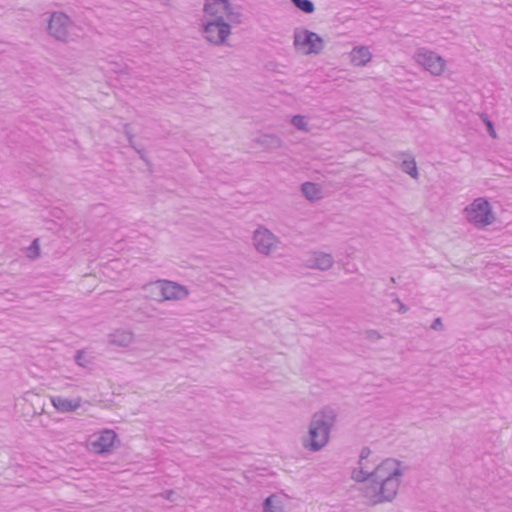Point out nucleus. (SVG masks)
<instances>
[{
  "instance_id": "nucleus-1",
  "label": "nucleus",
  "mask_w": 512,
  "mask_h": 512,
  "mask_svg": "<svg viewBox=\"0 0 512 512\" xmlns=\"http://www.w3.org/2000/svg\"><path fill=\"white\" fill-rule=\"evenodd\" d=\"M243 23V13L232 0H204L199 32L213 47L230 46L233 28Z\"/></svg>"
},
{
  "instance_id": "nucleus-2",
  "label": "nucleus",
  "mask_w": 512,
  "mask_h": 512,
  "mask_svg": "<svg viewBox=\"0 0 512 512\" xmlns=\"http://www.w3.org/2000/svg\"><path fill=\"white\" fill-rule=\"evenodd\" d=\"M402 476L403 467L399 461L384 459L376 465L373 477L361 488V495L372 506L390 503L397 496Z\"/></svg>"
},
{
  "instance_id": "nucleus-3",
  "label": "nucleus",
  "mask_w": 512,
  "mask_h": 512,
  "mask_svg": "<svg viewBox=\"0 0 512 512\" xmlns=\"http://www.w3.org/2000/svg\"><path fill=\"white\" fill-rule=\"evenodd\" d=\"M337 420L333 408L324 407L316 411L307 426V431L300 438L304 450L316 453L323 450L330 441L331 432Z\"/></svg>"
},
{
  "instance_id": "nucleus-4",
  "label": "nucleus",
  "mask_w": 512,
  "mask_h": 512,
  "mask_svg": "<svg viewBox=\"0 0 512 512\" xmlns=\"http://www.w3.org/2000/svg\"><path fill=\"white\" fill-rule=\"evenodd\" d=\"M45 32L54 41L61 44L78 42L83 38V29L64 11L47 13Z\"/></svg>"
},
{
  "instance_id": "nucleus-5",
  "label": "nucleus",
  "mask_w": 512,
  "mask_h": 512,
  "mask_svg": "<svg viewBox=\"0 0 512 512\" xmlns=\"http://www.w3.org/2000/svg\"><path fill=\"white\" fill-rule=\"evenodd\" d=\"M464 222L477 231H485L498 223L493 203L485 196L469 201L461 211Z\"/></svg>"
},
{
  "instance_id": "nucleus-6",
  "label": "nucleus",
  "mask_w": 512,
  "mask_h": 512,
  "mask_svg": "<svg viewBox=\"0 0 512 512\" xmlns=\"http://www.w3.org/2000/svg\"><path fill=\"white\" fill-rule=\"evenodd\" d=\"M82 446L90 455L107 457L121 447V439L114 429L100 428L88 434Z\"/></svg>"
},
{
  "instance_id": "nucleus-7",
  "label": "nucleus",
  "mask_w": 512,
  "mask_h": 512,
  "mask_svg": "<svg viewBox=\"0 0 512 512\" xmlns=\"http://www.w3.org/2000/svg\"><path fill=\"white\" fill-rule=\"evenodd\" d=\"M412 59L419 69L433 78H443L449 72L448 60L429 47L416 48Z\"/></svg>"
},
{
  "instance_id": "nucleus-8",
  "label": "nucleus",
  "mask_w": 512,
  "mask_h": 512,
  "mask_svg": "<svg viewBox=\"0 0 512 512\" xmlns=\"http://www.w3.org/2000/svg\"><path fill=\"white\" fill-rule=\"evenodd\" d=\"M325 40L307 28H296L293 32V48L303 56L320 55L325 50Z\"/></svg>"
},
{
  "instance_id": "nucleus-9",
  "label": "nucleus",
  "mask_w": 512,
  "mask_h": 512,
  "mask_svg": "<svg viewBox=\"0 0 512 512\" xmlns=\"http://www.w3.org/2000/svg\"><path fill=\"white\" fill-rule=\"evenodd\" d=\"M254 251L265 258L272 257L281 248V239L268 227L259 224L251 233Z\"/></svg>"
},
{
  "instance_id": "nucleus-10",
  "label": "nucleus",
  "mask_w": 512,
  "mask_h": 512,
  "mask_svg": "<svg viewBox=\"0 0 512 512\" xmlns=\"http://www.w3.org/2000/svg\"><path fill=\"white\" fill-rule=\"evenodd\" d=\"M14 411L20 418L29 420L45 413V403L37 392L28 390L14 400Z\"/></svg>"
},
{
  "instance_id": "nucleus-11",
  "label": "nucleus",
  "mask_w": 512,
  "mask_h": 512,
  "mask_svg": "<svg viewBox=\"0 0 512 512\" xmlns=\"http://www.w3.org/2000/svg\"><path fill=\"white\" fill-rule=\"evenodd\" d=\"M372 451L362 447L355 466L351 469L350 478L357 483H365L374 475L375 463L371 460Z\"/></svg>"
},
{
  "instance_id": "nucleus-12",
  "label": "nucleus",
  "mask_w": 512,
  "mask_h": 512,
  "mask_svg": "<svg viewBox=\"0 0 512 512\" xmlns=\"http://www.w3.org/2000/svg\"><path fill=\"white\" fill-rule=\"evenodd\" d=\"M292 497L278 490L267 495L261 502V512H291Z\"/></svg>"
},
{
  "instance_id": "nucleus-13",
  "label": "nucleus",
  "mask_w": 512,
  "mask_h": 512,
  "mask_svg": "<svg viewBox=\"0 0 512 512\" xmlns=\"http://www.w3.org/2000/svg\"><path fill=\"white\" fill-rule=\"evenodd\" d=\"M347 59L352 68L361 69L372 64L374 55L368 45L357 44L347 53Z\"/></svg>"
},
{
  "instance_id": "nucleus-14",
  "label": "nucleus",
  "mask_w": 512,
  "mask_h": 512,
  "mask_svg": "<svg viewBox=\"0 0 512 512\" xmlns=\"http://www.w3.org/2000/svg\"><path fill=\"white\" fill-rule=\"evenodd\" d=\"M137 336L130 328L118 327L111 330L107 336L106 341L109 346L121 349H127L136 343Z\"/></svg>"
},
{
  "instance_id": "nucleus-15",
  "label": "nucleus",
  "mask_w": 512,
  "mask_h": 512,
  "mask_svg": "<svg viewBox=\"0 0 512 512\" xmlns=\"http://www.w3.org/2000/svg\"><path fill=\"white\" fill-rule=\"evenodd\" d=\"M50 402L54 409L61 414L76 413L83 406V398L81 396L67 397L64 395L50 396Z\"/></svg>"
},
{
  "instance_id": "nucleus-16",
  "label": "nucleus",
  "mask_w": 512,
  "mask_h": 512,
  "mask_svg": "<svg viewBox=\"0 0 512 512\" xmlns=\"http://www.w3.org/2000/svg\"><path fill=\"white\" fill-rule=\"evenodd\" d=\"M334 265L333 255L321 250L312 251L307 259V267L313 270L325 272L331 270Z\"/></svg>"
},
{
  "instance_id": "nucleus-17",
  "label": "nucleus",
  "mask_w": 512,
  "mask_h": 512,
  "mask_svg": "<svg viewBox=\"0 0 512 512\" xmlns=\"http://www.w3.org/2000/svg\"><path fill=\"white\" fill-rule=\"evenodd\" d=\"M164 301H183L190 295L187 286L178 282L163 279Z\"/></svg>"
},
{
  "instance_id": "nucleus-18",
  "label": "nucleus",
  "mask_w": 512,
  "mask_h": 512,
  "mask_svg": "<svg viewBox=\"0 0 512 512\" xmlns=\"http://www.w3.org/2000/svg\"><path fill=\"white\" fill-rule=\"evenodd\" d=\"M255 142L269 152L280 150L285 145L283 139L275 133L261 134L255 139Z\"/></svg>"
},
{
  "instance_id": "nucleus-19",
  "label": "nucleus",
  "mask_w": 512,
  "mask_h": 512,
  "mask_svg": "<svg viewBox=\"0 0 512 512\" xmlns=\"http://www.w3.org/2000/svg\"><path fill=\"white\" fill-rule=\"evenodd\" d=\"M302 195L309 202H317L324 197V190L322 185L314 182H304L300 187Z\"/></svg>"
},
{
  "instance_id": "nucleus-20",
  "label": "nucleus",
  "mask_w": 512,
  "mask_h": 512,
  "mask_svg": "<svg viewBox=\"0 0 512 512\" xmlns=\"http://www.w3.org/2000/svg\"><path fill=\"white\" fill-rule=\"evenodd\" d=\"M141 289L147 298L156 302H164L163 279L146 283Z\"/></svg>"
},
{
  "instance_id": "nucleus-21",
  "label": "nucleus",
  "mask_w": 512,
  "mask_h": 512,
  "mask_svg": "<svg viewBox=\"0 0 512 512\" xmlns=\"http://www.w3.org/2000/svg\"><path fill=\"white\" fill-rule=\"evenodd\" d=\"M290 125L297 131L302 133H310L312 126L310 123V117L303 114H295L290 117Z\"/></svg>"
},
{
  "instance_id": "nucleus-22",
  "label": "nucleus",
  "mask_w": 512,
  "mask_h": 512,
  "mask_svg": "<svg viewBox=\"0 0 512 512\" xmlns=\"http://www.w3.org/2000/svg\"><path fill=\"white\" fill-rule=\"evenodd\" d=\"M400 167L404 173L408 174L413 179L417 180L419 178L417 164L413 157L409 156L404 159Z\"/></svg>"
},
{
  "instance_id": "nucleus-23",
  "label": "nucleus",
  "mask_w": 512,
  "mask_h": 512,
  "mask_svg": "<svg viewBox=\"0 0 512 512\" xmlns=\"http://www.w3.org/2000/svg\"><path fill=\"white\" fill-rule=\"evenodd\" d=\"M75 363L82 368L90 367L94 362V357L85 350H78L74 356Z\"/></svg>"
},
{
  "instance_id": "nucleus-24",
  "label": "nucleus",
  "mask_w": 512,
  "mask_h": 512,
  "mask_svg": "<svg viewBox=\"0 0 512 512\" xmlns=\"http://www.w3.org/2000/svg\"><path fill=\"white\" fill-rule=\"evenodd\" d=\"M291 2L302 12L312 14L315 11V5L310 0H291Z\"/></svg>"
},
{
  "instance_id": "nucleus-25",
  "label": "nucleus",
  "mask_w": 512,
  "mask_h": 512,
  "mask_svg": "<svg viewBox=\"0 0 512 512\" xmlns=\"http://www.w3.org/2000/svg\"><path fill=\"white\" fill-rule=\"evenodd\" d=\"M40 255V245L39 240L35 239L33 240L32 244L27 248L26 250V256L29 259H37Z\"/></svg>"
},
{
  "instance_id": "nucleus-26",
  "label": "nucleus",
  "mask_w": 512,
  "mask_h": 512,
  "mask_svg": "<svg viewBox=\"0 0 512 512\" xmlns=\"http://www.w3.org/2000/svg\"><path fill=\"white\" fill-rule=\"evenodd\" d=\"M160 496L170 502H175L178 499L177 492L175 490H166L160 494Z\"/></svg>"
},
{
  "instance_id": "nucleus-27",
  "label": "nucleus",
  "mask_w": 512,
  "mask_h": 512,
  "mask_svg": "<svg viewBox=\"0 0 512 512\" xmlns=\"http://www.w3.org/2000/svg\"><path fill=\"white\" fill-rule=\"evenodd\" d=\"M483 122L487 128L488 134L493 138H497V133L494 129L493 123L486 117L482 116Z\"/></svg>"
},
{
  "instance_id": "nucleus-28",
  "label": "nucleus",
  "mask_w": 512,
  "mask_h": 512,
  "mask_svg": "<svg viewBox=\"0 0 512 512\" xmlns=\"http://www.w3.org/2000/svg\"><path fill=\"white\" fill-rule=\"evenodd\" d=\"M442 327H443V324H442V320L440 318H436L431 324V329H433V330H441Z\"/></svg>"
},
{
  "instance_id": "nucleus-29",
  "label": "nucleus",
  "mask_w": 512,
  "mask_h": 512,
  "mask_svg": "<svg viewBox=\"0 0 512 512\" xmlns=\"http://www.w3.org/2000/svg\"><path fill=\"white\" fill-rule=\"evenodd\" d=\"M396 302L401 313H406L408 311V308L399 299H397Z\"/></svg>"
},
{
  "instance_id": "nucleus-30",
  "label": "nucleus",
  "mask_w": 512,
  "mask_h": 512,
  "mask_svg": "<svg viewBox=\"0 0 512 512\" xmlns=\"http://www.w3.org/2000/svg\"><path fill=\"white\" fill-rule=\"evenodd\" d=\"M373 334L376 335L377 337H379L377 331H374Z\"/></svg>"
}]
</instances>
